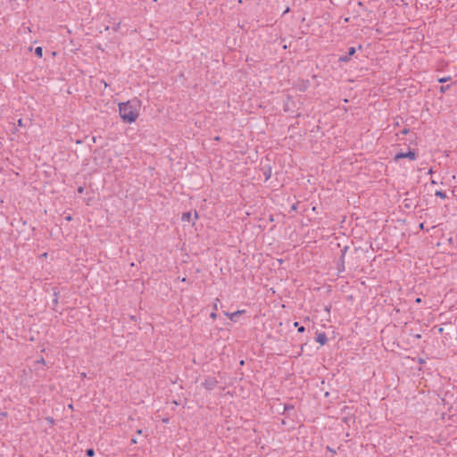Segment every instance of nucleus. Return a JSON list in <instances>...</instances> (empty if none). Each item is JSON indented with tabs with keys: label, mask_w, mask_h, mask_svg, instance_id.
<instances>
[{
	"label": "nucleus",
	"mask_w": 457,
	"mask_h": 457,
	"mask_svg": "<svg viewBox=\"0 0 457 457\" xmlns=\"http://www.w3.org/2000/svg\"><path fill=\"white\" fill-rule=\"evenodd\" d=\"M139 100L137 98L119 104V113L123 122L131 124L139 115Z\"/></svg>",
	"instance_id": "f257e3e1"
},
{
	"label": "nucleus",
	"mask_w": 457,
	"mask_h": 457,
	"mask_svg": "<svg viewBox=\"0 0 457 457\" xmlns=\"http://www.w3.org/2000/svg\"><path fill=\"white\" fill-rule=\"evenodd\" d=\"M341 413L344 414L342 419L343 422L348 427L355 422V409L353 406H344L341 410Z\"/></svg>",
	"instance_id": "f03ea898"
},
{
	"label": "nucleus",
	"mask_w": 457,
	"mask_h": 457,
	"mask_svg": "<svg viewBox=\"0 0 457 457\" xmlns=\"http://www.w3.org/2000/svg\"><path fill=\"white\" fill-rule=\"evenodd\" d=\"M418 157V152L416 149H411V147H408L407 152L400 151L397 154H395L394 160L395 162L399 161L400 159L408 158L411 161L416 160Z\"/></svg>",
	"instance_id": "7ed1b4c3"
},
{
	"label": "nucleus",
	"mask_w": 457,
	"mask_h": 457,
	"mask_svg": "<svg viewBox=\"0 0 457 457\" xmlns=\"http://www.w3.org/2000/svg\"><path fill=\"white\" fill-rule=\"evenodd\" d=\"M295 102L290 95L287 96V100L284 103L283 110L286 112H293L295 108Z\"/></svg>",
	"instance_id": "20e7f679"
},
{
	"label": "nucleus",
	"mask_w": 457,
	"mask_h": 457,
	"mask_svg": "<svg viewBox=\"0 0 457 457\" xmlns=\"http://www.w3.org/2000/svg\"><path fill=\"white\" fill-rule=\"evenodd\" d=\"M218 384V381L216 380L215 378H212V377H207L204 381L202 383V386L206 389V390H212L216 385Z\"/></svg>",
	"instance_id": "39448f33"
},
{
	"label": "nucleus",
	"mask_w": 457,
	"mask_h": 457,
	"mask_svg": "<svg viewBox=\"0 0 457 457\" xmlns=\"http://www.w3.org/2000/svg\"><path fill=\"white\" fill-rule=\"evenodd\" d=\"M355 53L356 48L354 46L349 47L347 53L338 58V62H348L351 60V57L355 54Z\"/></svg>",
	"instance_id": "423d86ee"
},
{
	"label": "nucleus",
	"mask_w": 457,
	"mask_h": 457,
	"mask_svg": "<svg viewBox=\"0 0 457 457\" xmlns=\"http://www.w3.org/2000/svg\"><path fill=\"white\" fill-rule=\"evenodd\" d=\"M245 310H242V311H237V312H234L232 313H229V312H225L224 314L226 316H228L229 318V320L233 322H237L238 318L243 314L245 313Z\"/></svg>",
	"instance_id": "0eeeda50"
},
{
	"label": "nucleus",
	"mask_w": 457,
	"mask_h": 457,
	"mask_svg": "<svg viewBox=\"0 0 457 457\" xmlns=\"http://www.w3.org/2000/svg\"><path fill=\"white\" fill-rule=\"evenodd\" d=\"M315 340L320 345H324L328 343V337L325 332H316Z\"/></svg>",
	"instance_id": "6e6552de"
},
{
	"label": "nucleus",
	"mask_w": 457,
	"mask_h": 457,
	"mask_svg": "<svg viewBox=\"0 0 457 457\" xmlns=\"http://www.w3.org/2000/svg\"><path fill=\"white\" fill-rule=\"evenodd\" d=\"M262 171L263 173L265 181L269 180L271 177V166L269 164L262 166Z\"/></svg>",
	"instance_id": "1a4fd4ad"
},
{
	"label": "nucleus",
	"mask_w": 457,
	"mask_h": 457,
	"mask_svg": "<svg viewBox=\"0 0 457 457\" xmlns=\"http://www.w3.org/2000/svg\"><path fill=\"white\" fill-rule=\"evenodd\" d=\"M191 212H186L182 214L181 220L185 222H190L191 221Z\"/></svg>",
	"instance_id": "9d476101"
},
{
	"label": "nucleus",
	"mask_w": 457,
	"mask_h": 457,
	"mask_svg": "<svg viewBox=\"0 0 457 457\" xmlns=\"http://www.w3.org/2000/svg\"><path fill=\"white\" fill-rule=\"evenodd\" d=\"M337 270L339 273L343 272L345 270V259L340 258L337 262Z\"/></svg>",
	"instance_id": "9b49d317"
},
{
	"label": "nucleus",
	"mask_w": 457,
	"mask_h": 457,
	"mask_svg": "<svg viewBox=\"0 0 457 457\" xmlns=\"http://www.w3.org/2000/svg\"><path fill=\"white\" fill-rule=\"evenodd\" d=\"M294 405L292 404H289V403H286L284 405V411H283V414H287V415H289V411H293L294 410Z\"/></svg>",
	"instance_id": "f8f14e48"
},
{
	"label": "nucleus",
	"mask_w": 457,
	"mask_h": 457,
	"mask_svg": "<svg viewBox=\"0 0 457 457\" xmlns=\"http://www.w3.org/2000/svg\"><path fill=\"white\" fill-rule=\"evenodd\" d=\"M53 290H54L53 304L55 306L58 304L59 292H58L57 288H55V287H54Z\"/></svg>",
	"instance_id": "ddd939ff"
},
{
	"label": "nucleus",
	"mask_w": 457,
	"mask_h": 457,
	"mask_svg": "<svg viewBox=\"0 0 457 457\" xmlns=\"http://www.w3.org/2000/svg\"><path fill=\"white\" fill-rule=\"evenodd\" d=\"M435 195L437 196V197H440L441 199L447 198V195H446L445 192H444L442 190H436L435 192Z\"/></svg>",
	"instance_id": "4468645a"
},
{
	"label": "nucleus",
	"mask_w": 457,
	"mask_h": 457,
	"mask_svg": "<svg viewBox=\"0 0 457 457\" xmlns=\"http://www.w3.org/2000/svg\"><path fill=\"white\" fill-rule=\"evenodd\" d=\"M218 310V304L217 303H215L213 304V310H212V312L210 314V317L212 319V320H215L217 318V313H216V311Z\"/></svg>",
	"instance_id": "2eb2a0df"
},
{
	"label": "nucleus",
	"mask_w": 457,
	"mask_h": 457,
	"mask_svg": "<svg viewBox=\"0 0 457 457\" xmlns=\"http://www.w3.org/2000/svg\"><path fill=\"white\" fill-rule=\"evenodd\" d=\"M35 54L39 58L43 56V49L41 46H37L35 48Z\"/></svg>",
	"instance_id": "dca6fc26"
},
{
	"label": "nucleus",
	"mask_w": 457,
	"mask_h": 457,
	"mask_svg": "<svg viewBox=\"0 0 457 457\" xmlns=\"http://www.w3.org/2000/svg\"><path fill=\"white\" fill-rule=\"evenodd\" d=\"M452 85H442L440 87H439V91L440 93H445L447 90H449L451 88Z\"/></svg>",
	"instance_id": "f3484780"
},
{
	"label": "nucleus",
	"mask_w": 457,
	"mask_h": 457,
	"mask_svg": "<svg viewBox=\"0 0 457 457\" xmlns=\"http://www.w3.org/2000/svg\"><path fill=\"white\" fill-rule=\"evenodd\" d=\"M294 326L297 328L299 333H303L305 331V328L303 326H299V322L295 321Z\"/></svg>",
	"instance_id": "a211bd4d"
},
{
	"label": "nucleus",
	"mask_w": 457,
	"mask_h": 457,
	"mask_svg": "<svg viewBox=\"0 0 457 457\" xmlns=\"http://www.w3.org/2000/svg\"><path fill=\"white\" fill-rule=\"evenodd\" d=\"M86 455L87 457H94L95 456V450L93 448H88L86 450Z\"/></svg>",
	"instance_id": "6ab92c4d"
},
{
	"label": "nucleus",
	"mask_w": 457,
	"mask_h": 457,
	"mask_svg": "<svg viewBox=\"0 0 457 457\" xmlns=\"http://www.w3.org/2000/svg\"><path fill=\"white\" fill-rule=\"evenodd\" d=\"M348 249H349L348 245L344 246V248L341 250V256H340V258L345 259V253H347Z\"/></svg>",
	"instance_id": "aec40b11"
},
{
	"label": "nucleus",
	"mask_w": 457,
	"mask_h": 457,
	"mask_svg": "<svg viewBox=\"0 0 457 457\" xmlns=\"http://www.w3.org/2000/svg\"><path fill=\"white\" fill-rule=\"evenodd\" d=\"M449 79H451V78H450V77H444V78H440V79H438V82H439V83H445V82L448 81Z\"/></svg>",
	"instance_id": "412c9836"
},
{
	"label": "nucleus",
	"mask_w": 457,
	"mask_h": 457,
	"mask_svg": "<svg viewBox=\"0 0 457 457\" xmlns=\"http://www.w3.org/2000/svg\"><path fill=\"white\" fill-rule=\"evenodd\" d=\"M17 125L19 127H25L26 126L25 123L23 122V120L21 118L17 120Z\"/></svg>",
	"instance_id": "4be33fe9"
},
{
	"label": "nucleus",
	"mask_w": 457,
	"mask_h": 457,
	"mask_svg": "<svg viewBox=\"0 0 457 457\" xmlns=\"http://www.w3.org/2000/svg\"><path fill=\"white\" fill-rule=\"evenodd\" d=\"M297 205H298V203H295L292 206H291V212H296L297 211Z\"/></svg>",
	"instance_id": "5701e85b"
},
{
	"label": "nucleus",
	"mask_w": 457,
	"mask_h": 457,
	"mask_svg": "<svg viewBox=\"0 0 457 457\" xmlns=\"http://www.w3.org/2000/svg\"><path fill=\"white\" fill-rule=\"evenodd\" d=\"M408 199H405L404 200V207L407 208V209H410L411 208V204L408 203Z\"/></svg>",
	"instance_id": "b1692460"
},
{
	"label": "nucleus",
	"mask_w": 457,
	"mask_h": 457,
	"mask_svg": "<svg viewBox=\"0 0 457 457\" xmlns=\"http://www.w3.org/2000/svg\"><path fill=\"white\" fill-rule=\"evenodd\" d=\"M409 132H410V129H403L401 131V133H402L403 135H407Z\"/></svg>",
	"instance_id": "393cba45"
},
{
	"label": "nucleus",
	"mask_w": 457,
	"mask_h": 457,
	"mask_svg": "<svg viewBox=\"0 0 457 457\" xmlns=\"http://www.w3.org/2000/svg\"><path fill=\"white\" fill-rule=\"evenodd\" d=\"M415 303H422V299L420 297H417L415 300H414Z\"/></svg>",
	"instance_id": "a878e982"
},
{
	"label": "nucleus",
	"mask_w": 457,
	"mask_h": 457,
	"mask_svg": "<svg viewBox=\"0 0 457 457\" xmlns=\"http://www.w3.org/2000/svg\"><path fill=\"white\" fill-rule=\"evenodd\" d=\"M64 219H65V220H67V221H71V220H72V216H71V215H68V216H66Z\"/></svg>",
	"instance_id": "bb28decb"
},
{
	"label": "nucleus",
	"mask_w": 457,
	"mask_h": 457,
	"mask_svg": "<svg viewBox=\"0 0 457 457\" xmlns=\"http://www.w3.org/2000/svg\"><path fill=\"white\" fill-rule=\"evenodd\" d=\"M136 433H137V435H142V434H143V430H142L141 428L137 429Z\"/></svg>",
	"instance_id": "cd10ccee"
},
{
	"label": "nucleus",
	"mask_w": 457,
	"mask_h": 457,
	"mask_svg": "<svg viewBox=\"0 0 457 457\" xmlns=\"http://www.w3.org/2000/svg\"><path fill=\"white\" fill-rule=\"evenodd\" d=\"M80 377H81L82 378H87V373H86V372H81V373H80Z\"/></svg>",
	"instance_id": "c85d7f7f"
},
{
	"label": "nucleus",
	"mask_w": 457,
	"mask_h": 457,
	"mask_svg": "<svg viewBox=\"0 0 457 457\" xmlns=\"http://www.w3.org/2000/svg\"><path fill=\"white\" fill-rule=\"evenodd\" d=\"M137 443L136 438L131 439V445H136Z\"/></svg>",
	"instance_id": "c756f323"
},
{
	"label": "nucleus",
	"mask_w": 457,
	"mask_h": 457,
	"mask_svg": "<svg viewBox=\"0 0 457 457\" xmlns=\"http://www.w3.org/2000/svg\"><path fill=\"white\" fill-rule=\"evenodd\" d=\"M289 11H290V8L287 7V9H285V11L283 12V15L287 13Z\"/></svg>",
	"instance_id": "7c9ffc66"
},
{
	"label": "nucleus",
	"mask_w": 457,
	"mask_h": 457,
	"mask_svg": "<svg viewBox=\"0 0 457 457\" xmlns=\"http://www.w3.org/2000/svg\"><path fill=\"white\" fill-rule=\"evenodd\" d=\"M91 141H92L93 143H96V137H95V136H94V137H91Z\"/></svg>",
	"instance_id": "2f4dec72"
},
{
	"label": "nucleus",
	"mask_w": 457,
	"mask_h": 457,
	"mask_svg": "<svg viewBox=\"0 0 457 457\" xmlns=\"http://www.w3.org/2000/svg\"><path fill=\"white\" fill-rule=\"evenodd\" d=\"M414 337L417 338V339H420L421 337V335L420 334H417V335L414 336Z\"/></svg>",
	"instance_id": "473e14b6"
},
{
	"label": "nucleus",
	"mask_w": 457,
	"mask_h": 457,
	"mask_svg": "<svg viewBox=\"0 0 457 457\" xmlns=\"http://www.w3.org/2000/svg\"><path fill=\"white\" fill-rule=\"evenodd\" d=\"M38 362L45 364V359L43 357H41V359H40V361H38Z\"/></svg>",
	"instance_id": "72a5a7b5"
},
{
	"label": "nucleus",
	"mask_w": 457,
	"mask_h": 457,
	"mask_svg": "<svg viewBox=\"0 0 457 457\" xmlns=\"http://www.w3.org/2000/svg\"><path fill=\"white\" fill-rule=\"evenodd\" d=\"M162 422H163V423H168V422H169V419H168V418L163 419V420H162Z\"/></svg>",
	"instance_id": "f704fd0d"
},
{
	"label": "nucleus",
	"mask_w": 457,
	"mask_h": 457,
	"mask_svg": "<svg viewBox=\"0 0 457 457\" xmlns=\"http://www.w3.org/2000/svg\"><path fill=\"white\" fill-rule=\"evenodd\" d=\"M195 220H196V219H198V213H197V212H196V211H195Z\"/></svg>",
	"instance_id": "c9c22d12"
},
{
	"label": "nucleus",
	"mask_w": 457,
	"mask_h": 457,
	"mask_svg": "<svg viewBox=\"0 0 457 457\" xmlns=\"http://www.w3.org/2000/svg\"><path fill=\"white\" fill-rule=\"evenodd\" d=\"M420 229H424V223H420Z\"/></svg>",
	"instance_id": "e433bc0d"
},
{
	"label": "nucleus",
	"mask_w": 457,
	"mask_h": 457,
	"mask_svg": "<svg viewBox=\"0 0 457 457\" xmlns=\"http://www.w3.org/2000/svg\"><path fill=\"white\" fill-rule=\"evenodd\" d=\"M327 448H328V450L329 452L336 453V452H335L333 449H331L330 447H328V446Z\"/></svg>",
	"instance_id": "4c0bfd02"
},
{
	"label": "nucleus",
	"mask_w": 457,
	"mask_h": 457,
	"mask_svg": "<svg viewBox=\"0 0 457 457\" xmlns=\"http://www.w3.org/2000/svg\"><path fill=\"white\" fill-rule=\"evenodd\" d=\"M330 308H331V306H329V307H328V306H327V307L325 308V310H326L327 312H329Z\"/></svg>",
	"instance_id": "58836bf2"
},
{
	"label": "nucleus",
	"mask_w": 457,
	"mask_h": 457,
	"mask_svg": "<svg viewBox=\"0 0 457 457\" xmlns=\"http://www.w3.org/2000/svg\"><path fill=\"white\" fill-rule=\"evenodd\" d=\"M79 193H82V192H83V188H82V187H79Z\"/></svg>",
	"instance_id": "ea45409f"
},
{
	"label": "nucleus",
	"mask_w": 457,
	"mask_h": 457,
	"mask_svg": "<svg viewBox=\"0 0 457 457\" xmlns=\"http://www.w3.org/2000/svg\"><path fill=\"white\" fill-rule=\"evenodd\" d=\"M438 331H439V333H442V332H443V328H440L438 329Z\"/></svg>",
	"instance_id": "a19ab883"
},
{
	"label": "nucleus",
	"mask_w": 457,
	"mask_h": 457,
	"mask_svg": "<svg viewBox=\"0 0 457 457\" xmlns=\"http://www.w3.org/2000/svg\"><path fill=\"white\" fill-rule=\"evenodd\" d=\"M358 49H360V50L362 49V46L359 45Z\"/></svg>",
	"instance_id": "79ce46f5"
},
{
	"label": "nucleus",
	"mask_w": 457,
	"mask_h": 457,
	"mask_svg": "<svg viewBox=\"0 0 457 457\" xmlns=\"http://www.w3.org/2000/svg\"><path fill=\"white\" fill-rule=\"evenodd\" d=\"M118 27H119V24L117 26H114V30H117Z\"/></svg>",
	"instance_id": "37998d69"
},
{
	"label": "nucleus",
	"mask_w": 457,
	"mask_h": 457,
	"mask_svg": "<svg viewBox=\"0 0 457 457\" xmlns=\"http://www.w3.org/2000/svg\"><path fill=\"white\" fill-rule=\"evenodd\" d=\"M118 27H119V24L117 26H114V30H117Z\"/></svg>",
	"instance_id": "c03bdc74"
},
{
	"label": "nucleus",
	"mask_w": 457,
	"mask_h": 457,
	"mask_svg": "<svg viewBox=\"0 0 457 457\" xmlns=\"http://www.w3.org/2000/svg\"><path fill=\"white\" fill-rule=\"evenodd\" d=\"M431 183L432 184H436V182L435 180H431Z\"/></svg>",
	"instance_id": "a18cd8bd"
},
{
	"label": "nucleus",
	"mask_w": 457,
	"mask_h": 457,
	"mask_svg": "<svg viewBox=\"0 0 457 457\" xmlns=\"http://www.w3.org/2000/svg\"><path fill=\"white\" fill-rule=\"evenodd\" d=\"M244 363H245V361H240V364H241V365H244Z\"/></svg>",
	"instance_id": "49530a36"
}]
</instances>
